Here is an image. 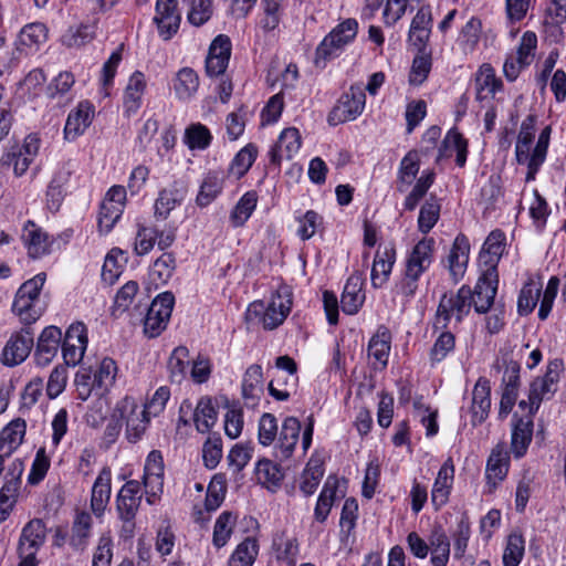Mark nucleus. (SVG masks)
<instances>
[{"mask_svg": "<svg viewBox=\"0 0 566 566\" xmlns=\"http://www.w3.org/2000/svg\"><path fill=\"white\" fill-rule=\"evenodd\" d=\"M123 213L122 206H114L108 201H102L98 213V228L102 233H108Z\"/></svg>", "mask_w": 566, "mask_h": 566, "instance_id": "63", "label": "nucleus"}, {"mask_svg": "<svg viewBox=\"0 0 566 566\" xmlns=\"http://www.w3.org/2000/svg\"><path fill=\"white\" fill-rule=\"evenodd\" d=\"M497 283L495 269H486L479 277L474 290H472V298H470L471 307L473 306L476 313L485 314L494 305Z\"/></svg>", "mask_w": 566, "mask_h": 566, "instance_id": "7", "label": "nucleus"}, {"mask_svg": "<svg viewBox=\"0 0 566 566\" xmlns=\"http://www.w3.org/2000/svg\"><path fill=\"white\" fill-rule=\"evenodd\" d=\"M491 409V386L490 381L480 377L475 382L472 390V399L470 412L472 415L471 422L473 426H479L489 417Z\"/></svg>", "mask_w": 566, "mask_h": 566, "instance_id": "14", "label": "nucleus"}, {"mask_svg": "<svg viewBox=\"0 0 566 566\" xmlns=\"http://www.w3.org/2000/svg\"><path fill=\"white\" fill-rule=\"evenodd\" d=\"M534 132L535 117L530 115L522 122L515 145V155L518 164H525L532 155L530 150L534 138Z\"/></svg>", "mask_w": 566, "mask_h": 566, "instance_id": "40", "label": "nucleus"}, {"mask_svg": "<svg viewBox=\"0 0 566 566\" xmlns=\"http://www.w3.org/2000/svg\"><path fill=\"white\" fill-rule=\"evenodd\" d=\"M470 244L464 234H458L448 255L449 271L454 281L461 279L469 261Z\"/></svg>", "mask_w": 566, "mask_h": 566, "instance_id": "27", "label": "nucleus"}, {"mask_svg": "<svg viewBox=\"0 0 566 566\" xmlns=\"http://www.w3.org/2000/svg\"><path fill=\"white\" fill-rule=\"evenodd\" d=\"M472 298V290L470 286H461L457 293H444L439 302L433 318V329H447L454 317L459 324L470 313Z\"/></svg>", "mask_w": 566, "mask_h": 566, "instance_id": "2", "label": "nucleus"}, {"mask_svg": "<svg viewBox=\"0 0 566 566\" xmlns=\"http://www.w3.org/2000/svg\"><path fill=\"white\" fill-rule=\"evenodd\" d=\"M292 307V293L287 286H283L272 295L263 314V326L274 329L287 317Z\"/></svg>", "mask_w": 566, "mask_h": 566, "instance_id": "12", "label": "nucleus"}, {"mask_svg": "<svg viewBox=\"0 0 566 566\" xmlns=\"http://www.w3.org/2000/svg\"><path fill=\"white\" fill-rule=\"evenodd\" d=\"M263 390V373L260 365H251L242 380V394L245 399H255Z\"/></svg>", "mask_w": 566, "mask_h": 566, "instance_id": "50", "label": "nucleus"}, {"mask_svg": "<svg viewBox=\"0 0 566 566\" xmlns=\"http://www.w3.org/2000/svg\"><path fill=\"white\" fill-rule=\"evenodd\" d=\"M432 566H447L450 557V541L441 526H436L429 537Z\"/></svg>", "mask_w": 566, "mask_h": 566, "instance_id": "32", "label": "nucleus"}, {"mask_svg": "<svg viewBox=\"0 0 566 566\" xmlns=\"http://www.w3.org/2000/svg\"><path fill=\"white\" fill-rule=\"evenodd\" d=\"M502 81L496 77L494 69L490 64L480 66L475 74V93L479 101L494 97L501 91Z\"/></svg>", "mask_w": 566, "mask_h": 566, "instance_id": "28", "label": "nucleus"}, {"mask_svg": "<svg viewBox=\"0 0 566 566\" xmlns=\"http://www.w3.org/2000/svg\"><path fill=\"white\" fill-rule=\"evenodd\" d=\"M213 12L212 0H189L187 19L195 27L205 24Z\"/></svg>", "mask_w": 566, "mask_h": 566, "instance_id": "59", "label": "nucleus"}, {"mask_svg": "<svg viewBox=\"0 0 566 566\" xmlns=\"http://www.w3.org/2000/svg\"><path fill=\"white\" fill-rule=\"evenodd\" d=\"M125 262L126 258L124 252L119 249H112L104 260L102 280L108 284H113L119 277Z\"/></svg>", "mask_w": 566, "mask_h": 566, "instance_id": "49", "label": "nucleus"}, {"mask_svg": "<svg viewBox=\"0 0 566 566\" xmlns=\"http://www.w3.org/2000/svg\"><path fill=\"white\" fill-rule=\"evenodd\" d=\"M543 284L538 281L530 280L524 284L517 300V311L521 315L530 314L536 306Z\"/></svg>", "mask_w": 566, "mask_h": 566, "instance_id": "45", "label": "nucleus"}, {"mask_svg": "<svg viewBox=\"0 0 566 566\" xmlns=\"http://www.w3.org/2000/svg\"><path fill=\"white\" fill-rule=\"evenodd\" d=\"M301 421L293 416L285 417L275 439L273 455L279 461L289 460L300 440Z\"/></svg>", "mask_w": 566, "mask_h": 566, "instance_id": "9", "label": "nucleus"}, {"mask_svg": "<svg viewBox=\"0 0 566 566\" xmlns=\"http://www.w3.org/2000/svg\"><path fill=\"white\" fill-rule=\"evenodd\" d=\"M46 537V527L42 520H31L21 532L19 541V552H33L36 553L44 544Z\"/></svg>", "mask_w": 566, "mask_h": 566, "instance_id": "26", "label": "nucleus"}, {"mask_svg": "<svg viewBox=\"0 0 566 566\" xmlns=\"http://www.w3.org/2000/svg\"><path fill=\"white\" fill-rule=\"evenodd\" d=\"M365 302V292L363 291V279L354 274L348 277L340 298L342 310L345 314L354 315L358 313Z\"/></svg>", "mask_w": 566, "mask_h": 566, "instance_id": "23", "label": "nucleus"}, {"mask_svg": "<svg viewBox=\"0 0 566 566\" xmlns=\"http://www.w3.org/2000/svg\"><path fill=\"white\" fill-rule=\"evenodd\" d=\"M199 88V76L191 67L180 69L174 80V92L178 99H191Z\"/></svg>", "mask_w": 566, "mask_h": 566, "instance_id": "33", "label": "nucleus"}, {"mask_svg": "<svg viewBox=\"0 0 566 566\" xmlns=\"http://www.w3.org/2000/svg\"><path fill=\"white\" fill-rule=\"evenodd\" d=\"M17 483L4 482L0 489V524L3 523L12 512L19 495Z\"/></svg>", "mask_w": 566, "mask_h": 566, "instance_id": "64", "label": "nucleus"}, {"mask_svg": "<svg viewBox=\"0 0 566 566\" xmlns=\"http://www.w3.org/2000/svg\"><path fill=\"white\" fill-rule=\"evenodd\" d=\"M525 551V542L520 533H512L507 537L506 547L503 553L504 566H518Z\"/></svg>", "mask_w": 566, "mask_h": 566, "instance_id": "55", "label": "nucleus"}, {"mask_svg": "<svg viewBox=\"0 0 566 566\" xmlns=\"http://www.w3.org/2000/svg\"><path fill=\"white\" fill-rule=\"evenodd\" d=\"M27 424L22 419L12 420L0 432V453L10 457L25 436Z\"/></svg>", "mask_w": 566, "mask_h": 566, "instance_id": "31", "label": "nucleus"}, {"mask_svg": "<svg viewBox=\"0 0 566 566\" xmlns=\"http://www.w3.org/2000/svg\"><path fill=\"white\" fill-rule=\"evenodd\" d=\"M12 311L20 317L22 323L31 325L41 316L43 308L41 304L35 301L17 293L12 304Z\"/></svg>", "mask_w": 566, "mask_h": 566, "instance_id": "44", "label": "nucleus"}, {"mask_svg": "<svg viewBox=\"0 0 566 566\" xmlns=\"http://www.w3.org/2000/svg\"><path fill=\"white\" fill-rule=\"evenodd\" d=\"M358 517V503L354 497H348L345 500L340 518V536L342 539L348 538L356 526V521Z\"/></svg>", "mask_w": 566, "mask_h": 566, "instance_id": "56", "label": "nucleus"}, {"mask_svg": "<svg viewBox=\"0 0 566 566\" xmlns=\"http://www.w3.org/2000/svg\"><path fill=\"white\" fill-rule=\"evenodd\" d=\"M324 464L317 458H311L302 472L300 489L305 496L314 494L323 475Z\"/></svg>", "mask_w": 566, "mask_h": 566, "instance_id": "41", "label": "nucleus"}, {"mask_svg": "<svg viewBox=\"0 0 566 566\" xmlns=\"http://www.w3.org/2000/svg\"><path fill=\"white\" fill-rule=\"evenodd\" d=\"M441 205L434 196H430L429 199L421 206L418 228L422 233H428L438 222L440 217Z\"/></svg>", "mask_w": 566, "mask_h": 566, "instance_id": "48", "label": "nucleus"}, {"mask_svg": "<svg viewBox=\"0 0 566 566\" xmlns=\"http://www.w3.org/2000/svg\"><path fill=\"white\" fill-rule=\"evenodd\" d=\"M504 242L505 234L501 230H494L488 235L480 254V260L488 269L496 270L497 262L504 251Z\"/></svg>", "mask_w": 566, "mask_h": 566, "instance_id": "35", "label": "nucleus"}, {"mask_svg": "<svg viewBox=\"0 0 566 566\" xmlns=\"http://www.w3.org/2000/svg\"><path fill=\"white\" fill-rule=\"evenodd\" d=\"M143 499L140 483L136 480L127 481L116 495V511L118 517H136Z\"/></svg>", "mask_w": 566, "mask_h": 566, "instance_id": "13", "label": "nucleus"}, {"mask_svg": "<svg viewBox=\"0 0 566 566\" xmlns=\"http://www.w3.org/2000/svg\"><path fill=\"white\" fill-rule=\"evenodd\" d=\"M533 420L531 418H517L513 416V428L511 434V450L515 458H522L532 441Z\"/></svg>", "mask_w": 566, "mask_h": 566, "instance_id": "22", "label": "nucleus"}, {"mask_svg": "<svg viewBox=\"0 0 566 566\" xmlns=\"http://www.w3.org/2000/svg\"><path fill=\"white\" fill-rule=\"evenodd\" d=\"M146 85L144 73L135 71L130 75L124 93V107L128 115L135 114L139 109Z\"/></svg>", "mask_w": 566, "mask_h": 566, "instance_id": "30", "label": "nucleus"}, {"mask_svg": "<svg viewBox=\"0 0 566 566\" xmlns=\"http://www.w3.org/2000/svg\"><path fill=\"white\" fill-rule=\"evenodd\" d=\"M366 105V94L361 84H354L345 92L328 115L331 125L356 119Z\"/></svg>", "mask_w": 566, "mask_h": 566, "instance_id": "4", "label": "nucleus"}, {"mask_svg": "<svg viewBox=\"0 0 566 566\" xmlns=\"http://www.w3.org/2000/svg\"><path fill=\"white\" fill-rule=\"evenodd\" d=\"M94 116V107L88 101H82L72 111L66 119L64 135L67 140H74L91 125Z\"/></svg>", "mask_w": 566, "mask_h": 566, "instance_id": "18", "label": "nucleus"}, {"mask_svg": "<svg viewBox=\"0 0 566 566\" xmlns=\"http://www.w3.org/2000/svg\"><path fill=\"white\" fill-rule=\"evenodd\" d=\"M189 365V350L185 346H178L171 353L168 360V370L171 381L180 382L186 375Z\"/></svg>", "mask_w": 566, "mask_h": 566, "instance_id": "52", "label": "nucleus"}, {"mask_svg": "<svg viewBox=\"0 0 566 566\" xmlns=\"http://www.w3.org/2000/svg\"><path fill=\"white\" fill-rule=\"evenodd\" d=\"M211 140L210 130L201 123L191 124L185 132V142L190 149H206Z\"/></svg>", "mask_w": 566, "mask_h": 566, "instance_id": "53", "label": "nucleus"}, {"mask_svg": "<svg viewBox=\"0 0 566 566\" xmlns=\"http://www.w3.org/2000/svg\"><path fill=\"white\" fill-rule=\"evenodd\" d=\"M259 552L255 538L247 537L241 542L229 559V566H252Z\"/></svg>", "mask_w": 566, "mask_h": 566, "instance_id": "46", "label": "nucleus"}, {"mask_svg": "<svg viewBox=\"0 0 566 566\" xmlns=\"http://www.w3.org/2000/svg\"><path fill=\"white\" fill-rule=\"evenodd\" d=\"M87 331L83 323L70 325L61 345L62 356L66 365L76 366L83 359L87 347Z\"/></svg>", "mask_w": 566, "mask_h": 566, "instance_id": "8", "label": "nucleus"}, {"mask_svg": "<svg viewBox=\"0 0 566 566\" xmlns=\"http://www.w3.org/2000/svg\"><path fill=\"white\" fill-rule=\"evenodd\" d=\"M279 431L276 418L272 413H263L259 420L258 440L269 447L275 442Z\"/></svg>", "mask_w": 566, "mask_h": 566, "instance_id": "62", "label": "nucleus"}, {"mask_svg": "<svg viewBox=\"0 0 566 566\" xmlns=\"http://www.w3.org/2000/svg\"><path fill=\"white\" fill-rule=\"evenodd\" d=\"M95 36L93 24H78L70 27L62 35V43L67 48H80L91 42Z\"/></svg>", "mask_w": 566, "mask_h": 566, "instance_id": "47", "label": "nucleus"}, {"mask_svg": "<svg viewBox=\"0 0 566 566\" xmlns=\"http://www.w3.org/2000/svg\"><path fill=\"white\" fill-rule=\"evenodd\" d=\"M395 262L396 250L394 247H386L376 252L370 274L374 287H381L388 281Z\"/></svg>", "mask_w": 566, "mask_h": 566, "instance_id": "24", "label": "nucleus"}, {"mask_svg": "<svg viewBox=\"0 0 566 566\" xmlns=\"http://www.w3.org/2000/svg\"><path fill=\"white\" fill-rule=\"evenodd\" d=\"M337 483L338 481L334 476H328L324 483L314 510L315 520L319 523H324L331 512L336 496Z\"/></svg>", "mask_w": 566, "mask_h": 566, "instance_id": "42", "label": "nucleus"}, {"mask_svg": "<svg viewBox=\"0 0 566 566\" xmlns=\"http://www.w3.org/2000/svg\"><path fill=\"white\" fill-rule=\"evenodd\" d=\"M175 304V296L170 292L159 294L150 304L144 319V333L154 338L166 328Z\"/></svg>", "mask_w": 566, "mask_h": 566, "instance_id": "5", "label": "nucleus"}, {"mask_svg": "<svg viewBox=\"0 0 566 566\" xmlns=\"http://www.w3.org/2000/svg\"><path fill=\"white\" fill-rule=\"evenodd\" d=\"M154 21L164 39H170L177 32L180 23L177 0H157Z\"/></svg>", "mask_w": 566, "mask_h": 566, "instance_id": "16", "label": "nucleus"}, {"mask_svg": "<svg viewBox=\"0 0 566 566\" xmlns=\"http://www.w3.org/2000/svg\"><path fill=\"white\" fill-rule=\"evenodd\" d=\"M176 268V259L172 253L161 254L153 264L150 275L159 283H166L172 275Z\"/></svg>", "mask_w": 566, "mask_h": 566, "instance_id": "61", "label": "nucleus"}, {"mask_svg": "<svg viewBox=\"0 0 566 566\" xmlns=\"http://www.w3.org/2000/svg\"><path fill=\"white\" fill-rule=\"evenodd\" d=\"M454 478V465L449 458L441 465L431 490V502L436 510L447 504L452 489Z\"/></svg>", "mask_w": 566, "mask_h": 566, "instance_id": "20", "label": "nucleus"}, {"mask_svg": "<svg viewBox=\"0 0 566 566\" xmlns=\"http://www.w3.org/2000/svg\"><path fill=\"white\" fill-rule=\"evenodd\" d=\"M112 494V470L104 467L95 479L91 491V510L101 517L111 500Z\"/></svg>", "mask_w": 566, "mask_h": 566, "instance_id": "15", "label": "nucleus"}, {"mask_svg": "<svg viewBox=\"0 0 566 566\" xmlns=\"http://www.w3.org/2000/svg\"><path fill=\"white\" fill-rule=\"evenodd\" d=\"M509 471V455L503 444H497L491 452L486 463V479L492 488L504 480Z\"/></svg>", "mask_w": 566, "mask_h": 566, "instance_id": "29", "label": "nucleus"}, {"mask_svg": "<svg viewBox=\"0 0 566 566\" xmlns=\"http://www.w3.org/2000/svg\"><path fill=\"white\" fill-rule=\"evenodd\" d=\"M457 154L455 163L459 167H463L467 161L468 142L455 129H451L446 135L442 146L439 149V157H450L452 153Z\"/></svg>", "mask_w": 566, "mask_h": 566, "instance_id": "37", "label": "nucleus"}, {"mask_svg": "<svg viewBox=\"0 0 566 566\" xmlns=\"http://www.w3.org/2000/svg\"><path fill=\"white\" fill-rule=\"evenodd\" d=\"M115 413L126 421L127 439L130 442H137L147 429L150 415L146 413L145 409L138 411L137 401L129 396L117 402Z\"/></svg>", "mask_w": 566, "mask_h": 566, "instance_id": "6", "label": "nucleus"}, {"mask_svg": "<svg viewBox=\"0 0 566 566\" xmlns=\"http://www.w3.org/2000/svg\"><path fill=\"white\" fill-rule=\"evenodd\" d=\"M255 476L263 485H277L283 478L277 464L269 459L260 460L255 468Z\"/></svg>", "mask_w": 566, "mask_h": 566, "instance_id": "60", "label": "nucleus"}, {"mask_svg": "<svg viewBox=\"0 0 566 566\" xmlns=\"http://www.w3.org/2000/svg\"><path fill=\"white\" fill-rule=\"evenodd\" d=\"M92 516L87 512H81L76 515L72 526L71 543L75 547H84L90 537L92 528Z\"/></svg>", "mask_w": 566, "mask_h": 566, "instance_id": "57", "label": "nucleus"}, {"mask_svg": "<svg viewBox=\"0 0 566 566\" xmlns=\"http://www.w3.org/2000/svg\"><path fill=\"white\" fill-rule=\"evenodd\" d=\"M237 517L231 512H222L214 523L212 543L217 548L223 547L229 541Z\"/></svg>", "mask_w": 566, "mask_h": 566, "instance_id": "51", "label": "nucleus"}, {"mask_svg": "<svg viewBox=\"0 0 566 566\" xmlns=\"http://www.w3.org/2000/svg\"><path fill=\"white\" fill-rule=\"evenodd\" d=\"M301 148L300 132L294 128H285L280 134L277 142L270 150V160L274 165H280L283 159H291Z\"/></svg>", "mask_w": 566, "mask_h": 566, "instance_id": "17", "label": "nucleus"}, {"mask_svg": "<svg viewBox=\"0 0 566 566\" xmlns=\"http://www.w3.org/2000/svg\"><path fill=\"white\" fill-rule=\"evenodd\" d=\"M22 240L32 258H39L49 252V235L31 220L23 227Z\"/></svg>", "mask_w": 566, "mask_h": 566, "instance_id": "25", "label": "nucleus"}, {"mask_svg": "<svg viewBox=\"0 0 566 566\" xmlns=\"http://www.w3.org/2000/svg\"><path fill=\"white\" fill-rule=\"evenodd\" d=\"M226 180L223 170H209L202 178L196 202L199 207H207L222 192Z\"/></svg>", "mask_w": 566, "mask_h": 566, "instance_id": "21", "label": "nucleus"}, {"mask_svg": "<svg viewBox=\"0 0 566 566\" xmlns=\"http://www.w3.org/2000/svg\"><path fill=\"white\" fill-rule=\"evenodd\" d=\"M48 39V29L43 23L34 22L25 25L19 35L20 43L30 49L38 48Z\"/></svg>", "mask_w": 566, "mask_h": 566, "instance_id": "58", "label": "nucleus"}, {"mask_svg": "<svg viewBox=\"0 0 566 566\" xmlns=\"http://www.w3.org/2000/svg\"><path fill=\"white\" fill-rule=\"evenodd\" d=\"M164 471L165 465L161 452L158 450L150 451L144 468V486H151L153 489L164 486Z\"/></svg>", "mask_w": 566, "mask_h": 566, "instance_id": "36", "label": "nucleus"}, {"mask_svg": "<svg viewBox=\"0 0 566 566\" xmlns=\"http://www.w3.org/2000/svg\"><path fill=\"white\" fill-rule=\"evenodd\" d=\"M258 197L254 191L245 192L237 202L235 207L230 213V221L233 227L239 228L244 226L256 208Z\"/></svg>", "mask_w": 566, "mask_h": 566, "instance_id": "43", "label": "nucleus"}, {"mask_svg": "<svg viewBox=\"0 0 566 566\" xmlns=\"http://www.w3.org/2000/svg\"><path fill=\"white\" fill-rule=\"evenodd\" d=\"M32 347L33 335L29 328H24L21 332L11 335L2 350V364L13 367L23 363L29 356Z\"/></svg>", "mask_w": 566, "mask_h": 566, "instance_id": "11", "label": "nucleus"}, {"mask_svg": "<svg viewBox=\"0 0 566 566\" xmlns=\"http://www.w3.org/2000/svg\"><path fill=\"white\" fill-rule=\"evenodd\" d=\"M116 375V363L112 358L105 357L92 376L97 396H103L109 391L115 384Z\"/></svg>", "mask_w": 566, "mask_h": 566, "instance_id": "38", "label": "nucleus"}, {"mask_svg": "<svg viewBox=\"0 0 566 566\" xmlns=\"http://www.w3.org/2000/svg\"><path fill=\"white\" fill-rule=\"evenodd\" d=\"M436 332L440 331V335L436 339L431 350H430V361L432 365L442 361L453 349L455 346V337L450 331L446 329H434Z\"/></svg>", "mask_w": 566, "mask_h": 566, "instance_id": "54", "label": "nucleus"}, {"mask_svg": "<svg viewBox=\"0 0 566 566\" xmlns=\"http://www.w3.org/2000/svg\"><path fill=\"white\" fill-rule=\"evenodd\" d=\"M433 239L420 240L411 250L406 260L403 275L397 283L398 293L407 298L415 296L419 279L430 268L433 260Z\"/></svg>", "mask_w": 566, "mask_h": 566, "instance_id": "1", "label": "nucleus"}, {"mask_svg": "<svg viewBox=\"0 0 566 566\" xmlns=\"http://www.w3.org/2000/svg\"><path fill=\"white\" fill-rule=\"evenodd\" d=\"M358 23L355 19H346L325 35L315 51V64L325 66L326 62L338 56L346 45L357 35Z\"/></svg>", "mask_w": 566, "mask_h": 566, "instance_id": "3", "label": "nucleus"}, {"mask_svg": "<svg viewBox=\"0 0 566 566\" xmlns=\"http://www.w3.org/2000/svg\"><path fill=\"white\" fill-rule=\"evenodd\" d=\"M391 334L385 326H380L377 333L370 338L368 344V355L381 368H385L388 363L390 353Z\"/></svg>", "mask_w": 566, "mask_h": 566, "instance_id": "34", "label": "nucleus"}, {"mask_svg": "<svg viewBox=\"0 0 566 566\" xmlns=\"http://www.w3.org/2000/svg\"><path fill=\"white\" fill-rule=\"evenodd\" d=\"M564 370L563 359H553L548 363L544 377L535 379L530 389V402L539 407L541 401L549 394L556 391L559 375Z\"/></svg>", "mask_w": 566, "mask_h": 566, "instance_id": "10", "label": "nucleus"}, {"mask_svg": "<svg viewBox=\"0 0 566 566\" xmlns=\"http://www.w3.org/2000/svg\"><path fill=\"white\" fill-rule=\"evenodd\" d=\"M62 331L56 326L45 327L36 344L35 359L38 365L46 366L57 354L61 346Z\"/></svg>", "mask_w": 566, "mask_h": 566, "instance_id": "19", "label": "nucleus"}, {"mask_svg": "<svg viewBox=\"0 0 566 566\" xmlns=\"http://www.w3.org/2000/svg\"><path fill=\"white\" fill-rule=\"evenodd\" d=\"M218 418L217 409L210 397H201L193 411V422L196 429L206 433L216 424Z\"/></svg>", "mask_w": 566, "mask_h": 566, "instance_id": "39", "label": "nucleus"}]
</instances>
